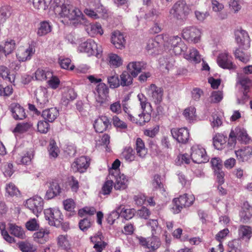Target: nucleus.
Returning a JSON list of instances; mask_svg holds the SVG:
<instances>
[{"mask_svg": "<svg viewBox=\"0 0 252 252\" xmlns=\"http://www.w3.org/2000/svg\"><path fill=\"white\" fill-rule=\"evenodd\" d=\"M137 98L140 102L141 108L143 112H151V106L148 101L147 97L142 94H139L137 95Z\"/></svg>", "mask_w": 252, "mask_h": 252, "instance_id": "43", "label": "nucleus"}, {"mask_svg": "<svg viewBox=\"0 0 252 252\" xmlns=\"http://www.w3.org/2000/svg\"><path fill=\"white\" fill-rule=\"evenodd\" d=\"M36 101L38 107L42 108L45 107L49 101L48 90L44 87H40L35 93Z\"/></svg>", "mask_w": 252, "mask_h": 252, "instance_id": "19", "label": "nucleus"}, {"mask_svg": "<svg viewBox=\"0 0 252 252\" xmlns=\"http://www.w3.org/2000/svg\"><path fill=\"white\" fill-rule=\"evenodd\" d=\"M223 98V94L221 91H213L209 98V101L212 103L220 102Z\"/></svg>", "mask_w": 252, "mask_h": 252, "instance_id": "52", "label": "nucleus"}, {"mask_svg": "<svg viewBox=\"0 0 252 252\" xmlns=\"http://www.w3.org/2000/svg\"><path fill=\"white\" fill-rule=\"evenodd\" d=\"M139 241L142 246L146 247L150 251H154L158 249L161 245L159 238L154 235L148 238L141 237L139 238Z\"/></svg>", "mask_w": 252, "mask_h": 252, "instance_id": "15", "label": "nucleus"}, {"mask_svg": "<svg viewBox=\"0 0 252 252\" xmlns=\"http://www.w3.org/2000/svg\"><path fill=\"white\" fill-rule=\"evenodd\" d=\"M184 58L195 63H200L201 60V55L198 51L194 48L190 49L188 52H184Z\"/></svg>", "mask_w": 252, "mask_h": 252, "instance_id": "30", "label": "nucleus"}, {"mask_svg": "<svg viewBox=\"0 0 252 252\" xmlns=\"http://www.w3.org/2000/svg\"><path fill=\"white\" fill-rule=\"evenodd\" d=\"M111 124L108 118L105 116H101L94 121V126L97 132L101 133L106 130Z\"/></svg>", "mask_w": 252, "mask_h": 252, "instance_id": "21", "label": "nucleus"}, {"mask_svg": "<svg viewBox=\"0 0 252 252\" xmlns=\"http://www.w3.org/2000/svg\"><path fill=\"white\" fill-rule=\"evenodd\" d=\"M50 231L47 229L41 228L33 235L34 240L39 244H44L49 239Z\"/></svg>", "mask_w": 252, "mask_h": 252, "instance_id": "29", "label": "nucleus"}, {"mask_svg": "<svg viewBox=\"0 0 252 252\" xmlns=\"http://www.w3.org/2000/svg\"><path fill=\"white\" fill-rule=\"evenodd\" d=\"M59 112L56 108H50L43 111L42 117L48 122H53L59 116Z\"/></svg>", "mask_w": 252, "mask_h": 252, "instance_id": "31", "label": "nucleus"}, {"mask_svg": "<svg viewBox=\"0 0 252 252\" xmlns=\"http://www.w3.org/2000/svg\"><path fill=\"white\" fill-rule=\"evenodd\" d=\"M120 161L117 159H116L112 164V167L109 169V174L108 176L109 178H111L112 176L117 175L118 174L121 173L119 169V167L120 166Z\"/></svg>", "mask_w": 252, "mask_h": 252, "instance_id": "58", "label": "nucleus"}, {"mask_svg": "<svg viewBox=\"0 0 252 252\" xmlns=\"http://www.w3.org/2000/svg\"><path fill=\"white\" fill-rule=\"evenodd\" d=\"M46 121H40L38 122L37 126L38 131L41 133H46L50 128V125Z\"/></svg>", "mask_w": 252, "mask_h": 252, "instance_id": "63", "label": "nucleus"}, {"mask_svg": "<svg viewBox=\"0 0 252 252\" xmlns=\"http://www.w3.org/2000/svg\"><path fill=\"white\" fill-rule=\"evenodd\" d=\"M183 115L189 122H193L196 120V109L194 107H189L185 109Z\"/></svg>", "mask_w": 252, "mask_h": 252, "instance_id": "42", "label": "nucleus"}, {"mask_svg": "<svg viewBox=\"0 0 252 252\" xmlns=\"http://www.w3.org/2000/svg\"><path fill=\"white\" fill-rule=\"evenodd\" d=\"M190 157L192 161L198 164L205 163L209 160L205 149L198 145L191 147Z\"/></svg>", "mask_w": 252, "mask_h": 252, "instance_id": "8", "label": "nucleus"}, {"mask_svg": "<svg viewBox=\"0 0 252 252\" xmlns=\"http://www.w3.org/2000/svg\"><path fill=\"white\" fill-rule=\"evenodd\" d=\"M9 230L10 233L14 236L20 239H24L25 238V234L23 228L13 223H9Z\"/></svg>", "mask_w": 252, "mask_h": 252, "instance_id": "37", "label": "nucleus"}, {"mask_svg": "<svg viewBox=\"0 0 252 252\" xmlns=\"http://www.w3.org/2000/svg\"><path fill=\"white\" fill-rule=\"evenodd\" d=\"M171 135L178 142L185 144L189 139V131L185 127L181 128H174L171 130Z\"/></svg>", "mask_w": 252, "mask_h": 252, "instance_id": "16", "label": "nucleus"}, {"mask_svg": "<svg viewBox=\"0 0 252 252\" xmlns=\"http://www.w3.org/2000/svg\"><path fill=\"white\" fill-rule=\"evenodd\" d=\"M59 63L62 68L66 69L73 70L74 66L71 63V60L69 58H64L61 57L59 59Z\"/></svg>", "mask_w": 252, "mask_h": 252, "instance_id": "55", "label": "nucleus"}, {"mask_svg": "<svg viewBox=\"0 0 252 252\" xmlns=\"http://www.w3.org/2000/svg\"><path fill=\"white\" fill-rule=\"evenodd\" d=\"M235 153L237 159L240 161L248 160L252 156V147L246 146L235 150Z\"/></svg>", "mask_w": 252, "mask_h": 252, "instance_id": "25", "label": "nucleus"}, {"mask_svg": "<svg viewBox=\"0 0 252 252\" xmlns=\"http://www.w3.org/2000/svg\"><path fill=\"white\" fill-rule=\"evenodd\" d=\"M48 152L50 158H56L59 155L60 150L54 140H51L48 148Z\"/></svg>", "mask_w": 252, "mask_h": 252, "instance_id": "46", "label": "nucleus"}, {"mask_svg": "<svg viewBox=\"0 0 252 252\" xmlns=\"http://www.w3.org/2000/svg\"><path fill=\"white\" fill-rule=\"evenodd\" d=\"M64 209L70 212H74L75 207V203L72 199H67L63 201Z\"/></svg>", "mask_w": 252, "mask_h": 252, "instance_id": "64", "label": "nucleus"}, {"mask_svg": "<svg viewBox=\"0 0 252 252\" xmlns=\"http://www.w3.org/2000/svg\"><path fill=\"white\" fill-rule=\"evenodd\" d=\"M182 35L183 39L189 43L196 44L201 40V32L195 27L190 26L183 30Z\"/></svg>", "mask_w": 252, "mask_h": 252, "instance_id": "6", "label": "nucleus"}, {"mask_svg": "<svg viewBox=\"0 0 252 252\" xmlns=\"http://www.w3.org/2000/svg\"><path fill=\"white\" fill-rule=\"evenodd\" d=\"M232 56L226 51L220 53L217 58V63L219 66L227 69H234L236 65L232 62Z\"/></svg>", "mask_w": 252, "mask_h": 252, "instance_id": "12", "label": "nucleus"}, {"mask_svg": "<svg viewBox=\"0 0 252 252\" xmlns=\"http://www.w3.org/2000/svg\"><path fill=\"white\" fill-rule=\"evenodd\" d=\"M58 243L59 245L64 249H67L70 247V242L67 235H60L58 237Z\"/></svg>", "mask_w": 252, "mask_h": 252, "instance_id": "60", "label": "nucleus"}, {"mask_svg": "<svg viewBox=\"0 0 252 252\" xmlns=\"http://www.w3.org/2000/svg\"><path fill=\"white\" fill-rule=\"evenodd\" d=\"M110 179L115 181L114 188L115 190H123L127 188L128 180L124 174L119 173L117 175L112 176Z\"/></svg>", "mask_w": 252, "mask_h": 252, "instance_id": "20", "label": "nucleus"}, {"mask_svg": "<svg viewBox=\"0 0 252 252\" xmlns=\"http://www.w3.org/2000/svg\"><path fill=\"white\" fill-rule=\"evenodd\" d=\"M252 235V229L247 225H240L238 229V235L239 240L242 239L245 241L250 240Z\"/></svg>", "mask_w": 252, "mask_h": 252, "instance_id": "34", "label": "nucleus"}, {"mask_svg": "<svg viewBox=\"0 0 252 252\" xmlns=\"http://www.w3.org/2000/svg\"><path fill=\"white\" fill-rule=\"evenodd\" d=\"M80 52L86 53L88 56H95L97 58L101 56L102 48L100 45H98L93 39H89L82 43L78 47Z\"/></svg>", "mask_w": 252, "mask_h": 252, "instance_id": "5", "label": "nucleus"}, {"mask_svg": "<svg viewBox=\"0 0 252 252\" xmlns=\"http://www.w3.org/2000/svg\"><path fill=\"white\" fill-rule=\"evenodd\" d=\"M252 141L247 130L244 128L237 127L231 129L228 138V149H234L237 144H248Z\"/></svg>", "mask_w": 252, "mask_h": 252, "instance_id": "2", "label": "nucleus"}, {"mask_svg": "<svg viewBox=\"0 0 252 252\" xmlns=\"http://www.w3.org/2000/svg\"><path fill=\"white\" fill-rule=\"evenodd\" d=\"M0 77L4 80L9 83L14 82L15 75L14 74H10L9 69L5 66H0Z\"/></svg>", "mask_w": 252, "mask_h": 252, "instance_id": "36", "label": "nucleus"}, {"mask_svg": "<svg viewBox=\"0 0 252 252\" xmlns=\"http://www.w3.org/2000/svg\"><path fill=\"white\" fill-rule=\"evenodd\" d=\"M2 53L5 56L11 53L15 49V41L12 39L7 40L2 46Z\"/></svg>", "mask_w": 252, "mask_h": 252, "instance_id": "45", "label": "nucleus"}, {"mask_svg": "<svg viewBox=\"0 0 252 252\" xmlns=\"http://www.w3.org/2000/svg\"><path fill=\"white\" fill-rule=\"evenodd\" d=\"M228 252H241L239 239H234L228 242Z\"/></svg>", "mask_w": 252, "mask_h": 252, "instance_id": "53", "label": "nucleus"}, {"mask_svg": "<svg viewBox=\"0 0 252 252\" xmlns=\"http://www.w3.org/2000/svg\"><path fill=\"white\" fill-rule=\"evenodd\" d=\"M147 94L156 103H159L162 99L163 90L155 84H151L146 88Z\"/></svg>", "mask_w": 252, "mask_h": 252, "instance_id": "13", "label": "nucleus"}, {"mask_svg": "<svg viewBox=\"0 0 252 252\" xmlns=\"http://www.w3.org/2000/svg\"><path fill=\"white\" fill-rule=\"evenodd\" d=\"M32 125L29 123L18 124L14 128L13 132L22 133L29 130Z\"/></svg>", "mask_w": 252, "mask_h": 252, "instance_id": "59", "label": "nucleus"}, {"mask_svg": "<svg viewBox=\"0 0 252 252\" xmlns=\"http://www.w3.org/2000/svg\"><path fill=\"white\" fill-rule=\"evenodd\" d=\"M77 96V94L75 91L72 89H68L63 94L62 101L65 105H67L68 103L74 100Z\"/></svg>", "mask_w": 252, "mask_h": 252, "instance_id": "41", "label": "nucleus"}, {"mask_svg": "<svg viewBox=\"0 0 252 252\" xmlns=\"http://www.w3.org/2000/svg\"><path fill=\"white\" fill-rule=\"evenodd\" d=\"M90 165V159L86 157L82 156L77 158L72 164L71 168L74 172H84Z\"/></svg>", "mask_w": 252, "mask_h": 252, "instance_id": "18", "label": "nucleus"}, {"mask_svg": "<svg viewBox=\"0 0 252 252\" xmlns=\"http://www.w3.org/2000/svg\"><path fill=\"white\" fill-rule=\"evenodd\" d=\"M164 36L162 34L156 36L154 38L148 40L147 43L146 50L151 55H157L161 50L163 46Z\"/></svg>", "mask_w": 252, "mask_h": 252, "instance_id": "9", "label": "nucleus"}, {"mask_svg": "<svg viewBox=\"0 0 252 252\" xmlns=\"http://www.w3.org/2000/svg\"><path fill=\"white\" fill-rule=\"evenodd\" d=\"M133 78L129 73L124 71L120 75V84L122 86H127L132 83Z\"/></svg>", "mask_w": 252, "mask_h": 252, "instance_id": "47", "label": "nucleus"}, {"mask_svg": "<svg viewBox=\"0 0 252 252\" xmlns=\"http://www.w3.org/2000/svg\"><path fill=\"white\" fill-rule=\"evenodd\" d=\"M43 200L38 196H35L26 200L27 206L37 217L41 213L43 209Z\"/></svg>", "mask_w": 252, "mask_h": 252, "instance_id": "11", "label": "nucleus"}, {"mask_svg": "<svg viewBox=\"0 0 252 252\" xmlns=\"http://www.w3.org/2000/svg\"><path fill=\"white\" fill-rule=\"evenodd\" d=\"M114 186V182L112 179H108L105 182L102 187V193L104 195H108L110 193Z\"/></svg>", "mask_w": 252, "mask_h": 252, "instance_id": "56", "label": "nucleus"}, {"mask_svg": "<svg viewBox=\"0 0 252 252\" xmlns=\"http://www.w3.org/2000/svg\"><path fill=\"white\" fill-rule=\"evenodd\" d=\"M237 84L240 85L241 86L242 89L244 90V92L243 93L244 99H247L248 98L247 93L252 85V82L250 79L245 75L238 74Z\"/></svg>", "mask_w": 252, "mask_h": 252, "instance_id": "23", "label": "nucleus"}, {"mask_svg": "<svg viewBox=\"0 0 252 252\" xmlns=\"http://www.w3.org/2000/svg\"><path fill=\"white\" fill-rule=\"evenodd\" d=\"M109 65L114 68H117L122 65L123 60L122 57L114 53H110L107 59Z\"/></svg>", "mask_w": 252, "mask_h": 252, "instance_id": "35", "label": "nucleus"}, {"mask_svg": "<svg viewBox=\"0 0 252 252\" xmlns=\"http://www.w3.org/2000/svg\"><path fill=\"white\" fill-rule=\"evenodd\" d=\"M190 6L184 0H179L175 2L169 10L171 18L179 21L185 20L191 12Z\"/></svg>", "mask_w": 252, "mask_h": 252, "instance_id": "4", "label": "nucleus"}, {"mask_svg": "<svg viewBox=\"0 0 252 252\" xmlns=\"http://www.w3.org/2000/svg\"><path fill=\"white\" fill-rule=\"evenodd\" d=\"M111 42L115 47L119 49L125 47L126 40L124 35L119 31H114L111 36Z\"/></svg>", "mask_w": 252, "mask_h": 252, "instance_id": "27", "label": "nucleus"}, {"mask_svg": "<svg viewBox=\"0 0 252 252\" xmlns=\"http://www.w3.org/2000/svg\"><path fill=\"white\" fill-rule=\"evenodd\" d=\"M54 11L58 16L68 19L75 26L81 24L84 21V15L80 10L70 4L65 3L57 6Z\"/></svg>", "mask_w": 252, "mask_h": 252, "instance_id": "1", "label": "nucleus"}, {"mask_svg": "<svg viewBox=\"0 0 252 252\" xmlns=\"http://www.w3.org/2000/svg\"><path fill=\"white\" fill-rule=\"evenodd\" d=\"M96 101L102 104L106 100L109 94V89L104 83H99L96 88Z\"/></svg>", "mask_w": 252, "mask_h": 252, "instance_id": "22", "label": "nucleus"}, {"mask_svg": "<svg viewBox=\"0 0 252 252\" xmlns=\"http://www.w3.org/2000/svg\"><path fill=\"white\" fill-rule=\"evenodd\" d=\"M52 72L48 69L38 68L34 73L35 79L39 81L47 80L52 76Z\"/></svg>", "mask_w": 252, "mask_h": 252, "instance_id": "39", "label": "nucleus"}, {"mask_svg": "<svg viewBox=\"0 0 252 252\" xmlns=\"http://www.w3.org/2000/svg\"><path fill=\"white\" fill-rule=\"evenodd\" d=\"M122 157L126 161L130 162L134 159V152L130 147L126 148L122 153Z\"/></svg>", "mask_w": 252, "mask_h": 252, "instance_id": "51", "label": "nucleus"}, {"mask_svg": "<svg viewBox=\"0 0 252 252\" xmlns=\"http://www.w3.org/2000/svg\"><path fill=\"white\" fill-rule=\"evenodd\" d=\"M112 122L113 126L118 129L123 130L127 128L126 124L121 120L117 115L112 117Z\"/></svg>", "mask_w": 252, "mask_h": 252, "instance_id": "54", "label": "nucleus"}, {"mask_svg": "<svg viewBox=\"0 0 252 252\" xmlns=\"http://www.w3.org/2000/svg\"><path fill=\"white\" fill-rule=\"evenodd\" d=\"M11 111L13 118L16 120H23L26 118L25 110L18 104L12 105Z\"/></svg>", "mask_w": 252, "mask_h": 252, "instance_id": "33", "label": "nucleus"}, {"mask_svg": "<svg viewBox=\"0 0 252 252\" xmlns=\"http://www.w3.org/2000/svg\"><path fill=\"white\" fill-rule=\"evenodd\" d=\"M227 137L221 134H217L213 137V145L218 150H221L226 145Z\"/></svg>", "mask_w": 252, "mask_h": 252, "instance_id": "32", "label": "nucleus"}, {"mask_svg": "<svg viewBox=\"0 0 252 252\" xmlns=\"http://www.w3.org/2000/svg\"><path fill=\"white\" fill-rule=\"evenodd\" d=\"M122 207V205L119 206L117 208H116L115 210L113 211L108 216L107 218V220L108 223L110 224H113L114 221L118 219L120 215V210Z\"/></svg>", "mask_w": 252, "mask_h": 252, "instance_id": "57", "label": "nucleus"}, {"mask_svg": "<svg viewBox=\"0 0 252 252\" xmlns=\"http://www.w3.org/2000/svg\"><path fill=\"white\" fill-rule=\"evenodd\" d=\"M135 213L134 209L126 208L123 205L120 210L121 216L126 220H129L133 218Z\"/></svg>", "mask_w": 252, "mask_h": 252, "instance_id": "49", "label": "nucleus"}, {"mask_svg": "<svg viewBox=\"0 0 252 252\" xmlns=\"http://www.w3.org/2000/svg\"><path fill=\"white\" fill-rule=\"evenodd\" d=\"M151 112L145 111L141 114L138 115L139 119L136 118V122H132V123L138 124L140 126H143L145 125L146 123L150 121L151 119Z\"/></svg>", "mask_w": 252, "mask_h": 252, "instance_id": "44", "label": "nucleus"}, {"mask_svg": "<svg viewBox=\"0 0 252 252\" xmlns=\"http://www.w3.org/2000/svg\"><path fill=\"white\" fill-rule=\"evenodd\" d=\"M35 52V46L32 43L26 46L20 47L16 53V57L19 62L30 60Z\"/></svg>", "mask_w": 252, "mask_h": 252, "instance_id": "10", "label": "nucleus"}, {"mask_svg": "<svg viewBox=\"0 0 252 252\" xmlns=\"http://www.w3.org/2000/svg\"><path fill=\"white\" fill-rule=\"evenodd\" d=\"M51 26L49 22L47 21L41 22L39 24L37 32V34L39 36L45 35L51 32Z\"/></svg>", "mask_w": 252, "mask_h": 252, "instance_id": "40", "label": "nucleus"}, {"mask_svg": "<svg viewBox=\"0 0 252 252\" xmlns=\"http://www.w3.org/2000/svg\"><path fill=\"white\" fill-rule=\"evenodd\" d=\"M194 199V197L192 194L187 193L180 196L178 198H175L173 200V202L178 210L177 213H179L183 207H189L192 205Z\"/></svg>", "mask_w": 252, "mask_h": 252, "instance_id": "14", "label": "nucleus"}, {"mask_svg": "<svg viewBox=\"0 0 252 252\" xmlns=\"http://www.w3.org/2000/svg\"><path fill=\"white\" fill-rule=\"evenodd\" d=\"M48 79L47 83L50 88L53 89H56L59 87L60 80L57 76L53 75V72H52V76L48 78Z\"/></svg>", "mask_w": 252, "mask_h": 252, "instance_id": "62", "label": "nucleus"}, {"mask_svg": "<svg viewBox=\"0 0 252 252\" xmlns=\"http://www.w3.org/2000/svg\"><path fill=\"white\" fill-rule=\"evenodd\" d=\"M10 15V7L8 6L0 8V25H2Z\"/></svg>", "mask_w": 252, "mask_h": 252, "instance_id": "50", "label": "nucleus"}, {"mask_svg": "<svg viewBox=\"0 0 252 252\" xmlns=\"http://www.w3.org/2000/svg\"><path fill=\"white\" fill-rule=\"evenodd\" d=\"M6 195L14 196L18 195L20 191L15 185L12 183L7 184L5 186Z\"/></svg>", "mask_w": 252, "mask_h": 252, "instance_id": "48", "label": "nucleus"}, {"mask_svg": "<svg viewBox=\"0 0 252 252\" xmlns=\"http://www.w3.org/2000/svg\"><path fill=\"white\" fill-rule=\"evenodd\" d=\"M146 66L143 62H132L128 64L127 67L131 75L136 77Z\"/></svg>", "mask_w": 252, "mask_h": 252, "instance_id": "26", "label": "nucleus"}, {"mask_svg": "<svg viewBox=\"0 0 252 252\" xmlns=\"http://www.w3.org/2000/svg\"><path fill=\"white\" fill-rule=\"evenodd\" d=\"M163 47L165 49L172 50L175 55H180L187 51V45L184 43L179 36H168L163 35Z\"/></svg>", "mask_w": 252, "mask_h": 252, "instance_id": "3", "label": "nucleus"}, {"mask_svg": "<svg viewBox=\"0 0 252 252\" xmlns=\"http://www.w3.org/2000/svg\"><path fill=\"white\" fill-rule=\"evenodd\" d=\"M229 8L232 12L237 13L241 9L239 0H228Z\"/></svg>", "mask_w": 252, "mask_h": 252, "instance_id": "61", "label": "nucleus"}, {"mask_svg": "<svg viewBox=\"0 0 252 252\" xmlns=\"http://www.w3.org/2000/svg\"><path fill=\"white\" fill-rule=\"evenodd\" d=\"M235 39L239 46L244 49L250 46V39L248 33L242 29L237 30L235 32Z\"/></svg>", "mask_w": 252, "mask_h": 252, "instance_id": "17", "label": "nucleus"}, {"mask_svg": "<svg viewBox=\"0 0 252 252\" xmlns=\"http://www.w3.org/2000/svg\"><path fill=\"white\" fill-rule=\"evenodd\" d=\"M85 30L88 34L92 37L97 34L101 35L103 34L101 25L98 23H91L87 25Z\"/></svg>", "mask_w": 252, "mask_h": 252, "instance_id": "28", "label": "nucleus"}, {"mask_svg": "<svg viewBox=\"0 0 252 252\" xmlns=\"http://www.w3.org/2000/svg\"><path fill=\"white\" fill-rule=\"evenodd\" d=\"M45 218L50 225L59 226L63 220V216L58 208H48L44 210Z\"/></svg>", "mask_w": 252, "mask_h": 252, "instance_id": "7", "label": "nucleus"}, {"mask_svg": "<svg viewBox=\"0 0 252 252\" xmlns=\"http://www.w3.org/2000/svg\"><path fill=\"white\" fill-rule=\"evenodd\" d=\"M240 220L243 223L248 222L252 217V206L247 202L243 203L239 213Z\"/></svg>", "mask_w": 252, "mask_h": 252, "instance_id": "24", "label": "nucleus"}, {"mask_svg": "<svg viewBox=\"0 0 252 252\" xmlns=\"http://www.w3.org/2000/svg\"><path fill=\"white\" fill-rule=\"evenodd\" d=\"M137 155L140 158H144L147 154L145 144L140 138H137L135 143Z\"/></svg>", "mask_w": 252, "mask_h": 252, "instance_id": "38", "label": "nucleus"}]
</instances>
